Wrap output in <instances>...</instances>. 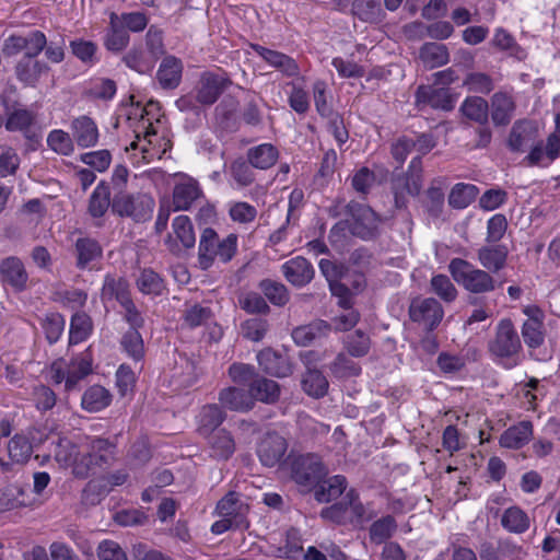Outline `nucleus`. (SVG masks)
<instances>
[{
	"instance_id": "obj_1",
	"label": "nucleus",
	"mask_w": 560,
	"mask_h": 560,
	"mask_svg": "<svg viewBox=\"0 0 560 560\" xmlns=\"http://www.w3.org/2000/svg\"><path fill=\"white\" fill-rule=\"evenodd\" d=\"M506 145L511 152L524 153L529 150L523 163L527 166H541L544 159L553 162L560 154V114L556 116V128L546 141L538 139V130L526 119L516 120L509 133Z\"/></svg>"
},
{
	"instance_id": "obj_2",
	"label": "nucleus",
	"mask_w": 560,
	"mask_h": 560,
	"mask_svg": "<svg viewBox=\"0 0 560 560\" xmlns=\"http://www.w3.org/2000/svg\"><path fill=\"white\" fill-rule=\"evenodd\" d=\"M487 350L493 362L511 370L522 362V340L511 318H501L488 340Z\"/></svg>"
},
{
	"instance_id": "obj_3",
	"label": "nucleus",
	"mask_w": 560,
	"mask_h": 560,
	"mask_svg": "<svg viewBox=\"0 0 560 560\" xmlns=\"http://www.w3.org/2000/svg\"><path fill=\"white\" fill-rule=\"evenodd\" d=\"M448 271L460 287L475 295L491 293L498 287L497 280L489 271L477 268L463 258H453L448 264Z\"/></svg>"
},
{
	"instance_id": "obj_4",
	"label": "nucleus",
	"mask_w": 560,
	"mask_h": 560,
	"mask_svg": "<svg viewBox=\"0 0 560 560\" xmlns=\"http://www.w3.org/2000/svg\"><path fill=\"white\" fill-rule=\"evenodd\" d=\"M237 250V235L229 234L220 240L217 232L207 228L202 231L199 242L198 261L202 270L209 269L215 259L229 262Z\"/></svg>"
},
{
	"instance_id": "obj_5",
	"label": "nucleus",
	"mask_w": 560,
	"mask_h": 560,
	"mask_svg": "<svg viewBox=\"0 0 560 560\" xmlns=\"http://www.w3.org/2000/svg\"><path fill=\"white\" fill-rule=\"evenodd\" d=\"M86 451L74 460L73 474L78 478L89 477L95 468L110 465L115 459L116 444L104 438H88Z\"/></svg>"
},
{
	"instance_id": "obj_6",
	"label": "nucleus",
	"mask_w": 560,
	"mask_h": 560,
	"mask_svg": "<svg viewBox=\"0 0 560 560\" xmlns=\"http://www.w3.org/2000/svg\"><path fill=\"white\" fill-rule=\"evenodd\" d=\"M155 202L148 194L116 191L112 200V211L119 217L145 222L152 217Z\"/></svg>"
},
{
	"instance_id": "obj_7",
	"label": "nucleus",
	"mask_w": 560,
	"mask_h": 560,
	"mask_svg": "<svg viewBox=\"0 0 560 560\" xmlns=\"http://www.w3.org/2000/svg\"><path fill=\"white\" fill-rule=\"evenodd\" d=\"M345 212L352 219L351 233L364 241L373 240L378 235L380 217L366 205L350 201Z\"/></svg>"
},
{
	"instance_id": "obj_8",
	"label": "nucleus",
	"mask_w": 560,
	"mask_h": 560,
	"mask_svg": "<svg viewBox=\"0 0 560 560\" xmlns=\"http://www.w3.org/2000/svg\"><path fill=\"white\" fill-rule=\"evenodd\" d=\"M320 458L314 454L299 455L291 462L292 479L300 486L312 488L326 476Z\"/></svg>"
},
{
	"instance_id": "obj_9",
	"label": "nucleus",
	"mask_w": 560,
	"mask_h": 560,
	"mask_svg": "<svg viewBox=\"0 0 560 560\" xmlns=\"http://www.w3.org/2000/svg\"><path fill=\"white\" fill-rule=\"evenodd\" d=\"M231 84L232 81L225 74L211 71L201 73L194 89L197 103L205 106L214 104Z\"/></svg>"
},
{
	"instance_id": "obj_10",
	"label": "nucleus",
	"mask_w": 560,
	"mask_h": 560,
	"mask_svg": "<svg viewBox=\"0 0 560 560\" xmlns=\"http://www.w3.org/2000/svg\"><path fill=\"white\" fill-rule=\"evenodd\" d=\"M527 319L523 323L521 334L528 349L535 350L545 342V313L537 305H527L523 308Z\"/></svg>"
},
{
	"instance_id": "obj_11",
	"label": "nucleus",
	"mask_w": 560,
	"mask_h": 560,
	"mask_svg": "<svg viewBox=\"0 0 560 560\" xmlns=\"http://www.w3.org/2000/svg\"><path fill=\"white\" fill-rule=\"evenodd\" d=\"M416 105L419 108L430 106L433 109L451 112L455 107L456 95L447 88H435V85H420L416 91Z\"/></svg>"
},
{
	"instance_id": "obj_12",
	"label": "nucleus",
	"mask_w": 560,
	"mask_h": 560,
	"mask_svg": "<svg viewBox=\"0 0 560 560\" xmlns=\"http://www.w3.org/2000/svg\"><path fill=\"white\" fill-rule=\"evenodd\" d=\"M205 196L199 183L187 175L179 177L173 189V205L175 210H189L199 205Z\"/></svg>"
},
{
	"instance_id": "obj_13",
	"label": "nucleus",
	"mask_w": 560,
	"mask_h": 560,
	"mask_svg": "<svg viewBox=\"0 0 560 560\" xmlns=\"http://www.w3.org/2000/svg\"><path fill=\"white\" fill-rule=\"evenodd\" d=\"M0 282L14 292H23L27 288L28 272L18 256H8L0 260Z\"/></svg>"
},
{
	"instance_id": "obj_14",
	"label": "nucleus",
	"mask_w": 560,
	"mask_h": 560,
	"mask_svg": "<svg viewBox=\"0 0 560 560\" xmlns=\"http://www.w3.org/2000/svg\"><path fill=\"white\" fill-rule=\"evenodd\" d=\"M411 320L423 323L428 330H433L442 320L444 312L433 298L413 300L409 307Z\"/></svg>"
},
{
	"instance_id": "obj_15",
	"label": "nucleus",
	"mask_w": 560,
	"mask_h": 560,
	"mask_svg": "<svg viewBox=\"0 0 560 560\" xmlns=\"http://www.w3.org/2000/svg\"><path fill=\"white\" fill-rule=\"evenodd\" d=\"M288 450L287 440L277 432H268L257 446V455L266 467L278 465Z\"/></svg>"
},
{
	"instance_id": "obj_16",
	"label": "nucleus",
	"mask_w": 560,
	"mask_h": 560,
	"mask_svg": "<svg viewBox=\"0 0 560 560\" xmlns=\"http://www.w3.org/2000/svg\"><path fill=\"white\" fill-rule=\"evenodd\" d=\"M250 48L270 67L280 71L287 78L300 74V67L294 58L281 51L269 49L259 44H250Z\"/></svg>"
},
{
	"instance_id": "obj_17",
	"label": "nucleus",
	"mask_w": 560,
	"mask_h": 560,
	"mask_svg": "<svg viewBox=\"0 0 560 560\" xmlns=\"http://www.w3.org/2000/svg\"><path fill=\"white\" fill-rule=\"evenodd\" d=\"M248 505L242 502L234 492L228 493L217 505L218 514L221 517L229 518L237 529L248 528Z\"/></svg>"
},
{
	"instance_id": "obj_18",
	"label": "nucleus",
	"mask_w": 560,
	"mask_h": 560,
	"mask_svg": "<svg viewBox=\"0 0 560 560\" xmlns=\"http://www.w3.org/2000/svg\"><path fill=\"white\" fill-rule=\"evenodd\" d=\"M260 369L276 377H287L292 374L293 365L288 354L267 348L257 354Z\"/></svg>"
},
{
	"instance_id": "obj_19",
	"label": "nucleus",
	"mask_w": 560,
	"mask_h": 560,
	"mask_svg": "<svg viewBox=\"0 0 560 560\" xmlns=\"http://www.w3.org/2000/svg\"><path fill=\"white\" fill-rule=\"evenodd\" d=\"M421 188L422 184L418 175H409L407 172L394 175L392 178V190L396 208H406L408 202L407 196H418Z\"/></svg>"
},
{
	"instance_id": "obj_20",
	"label": "nucleus",
	"mask_w": 560,
	"mask_h": 560,
	"mask_svg": "<svg viewBox=\"0 0 560 560\" xmlns=\"http://www.w3.org/2000/svg\"><path fill=\"white\" fill-rule=\"evenodd\" d=\"M74 143L82 149L95 147L100 132L96 122L89 116L82 115L74 118L70 125Z\"/></svg>"
},
{
	"instance_id": "obj_21",
	"label": "nucleus",
	"mask_w": 560,
	"mask_h": 560,
	"mask_svg": "<svg viewBox=\"0 0 560 560\" xmlns=\"http://www.w3.org/2000/svg\"><path fill=\"white\" fill-rule=\"evenodd\" d=\"M75 267L79 270L91 268V265L103 257V248L98 241L92 237H79L73 245Z\"/></svg>"
},
{
	"instance_id": "obj_22",
	"label": "nucleus",
	"mask_w": 560,
	"mask_h": 560,
	"mask_svg": "<svg viewBox=\"0 0 560 560\" xmlns=\"http://www.w3.org/2000/svg\"><path fill=\"white\" fill-rule=\"evenodd\" d=\"M284 278L294 287L302 288L314 278V268L304 257L298 256L285 261L281 267Z\"/></svg>"
},
{
	"instance_id": "obj_23",
	"label": "nucleus",
	"mask_w": 560,
	"mask_h": 560,
	"mask_svg": "<svg viewBox=\"0 0 560 560\" xmlns=\"http://www.w3.org/2000/svg\"><path fill=\"white\" fill-rule=\"evenodd\" d=\"M226 418V413L217 404H208L200 408L196 416L197 433L202 436H210L217 432Z\"/></svg>"
},
{
	"instance_id": "obj_24",
	"label": "nucleus",
	"mask_w": 560,
	"mask_h": 560,
	"mask_svg": "<svg viewBox=\"0 0 560 560\" xmlns=\"http://www.w3.org/2000/svg\"><path fill=\"white\" fill-rule=\"evenodd\" d=\"M184 65L183 61L173 56H165L156 71V80L160 86L164 90H174L180 82L183 77Z\"/></svg>"
},
{
	"instance_id": "obj_25",
	"label": "nucleus",
	"mask_w": 560,
	"mask_h": 560,
	"mask_svg": "<svg viewBox=\"0 0 560 560\" xmlns=\"http://www.w3.org/2000/svg\"><path fill=\"white\" fill-rule=\"evenodd\" d=\"M509 249L502 244L481 246L477 252V258L483 269L490 273H497L506 266Z\"/></svg>"
},
{
	"instance_id": "obj_26",
	"label": "nucleus",
	"mask_w": 560,
	"mask_h": 560,
	"mask_svg": "<svg viewBox=\"0 0 560 560\" xmlns=\"http://www.w3.org/2000/svg\"><path fill=\"white\" fill-rule=\"evenodd\" d=\"M489 108L491 109L492 122L502 127L511 122L516 104L511 94L499 91L492 95Z\"/></svg>"
},
{
	"instance_id": "obj_27",
	"label": "nucleus",
	"mask_w": 560,
	"mask_h": 560,
	"mask_svg": "<svg viewBox=\"0 0 560 560\" xmlns=\"http://www.w3.org/2000/svg\"><path fill=\"white\" fill-rule=\"evenodd\" d=\"M218 400L223 408L245 412L254 408L253 395L244 388L230 386L219 392Z\"/></svg>"
},
{
	"instance_id": "obj_28",
	"label": "nucleus",
	"mask_w": 560,
	"mask_h": 560,
	"mask_svg": "<svg viewBox=\"0 0 560 560\" xmlns=\"http://www.w3.org/2000/svg\"><path fill=\"white\" fill-rule=\"evenodd\" d=\"M446 186V179L438 177L431 180L430 186L425 190L422 206L430 218L438 219L443 213L445 200L444 190Z\"/></svg>"
},
{
	"instance_id": "obj_29",
	"label": "nucleus",
	"mask_w": 560,
	"mask_h": 560,
	"mask_svg": "<svg viewBox=\"0 0 560 560\" xmlns=\"http://www.w3.org/2000/svg\"><path fill=\"white\" fill-rule=\"evenodd\" d=\"M332 326L324 319H315L310 324L299 326L292 330V338L298 346L307 347L311 343L329 335Z\"/></svg>"
},
{
	"instance_id": "obj_30",
	"label": "nucleus",
	"mask_w": 560,
	"mask_h": 560,
	"mask_svg": "<svg viewBox=\"0 0 560 560\" xmlns=\"http://www.w3.org/2000/svg\"><path fill=\"white\" fill-rule=\"evenodd\" d=\"M90 373H92V357L88 351L72 358L67 366V377L65 388L71 392Z\"/></svg>"
},
{
	"instance_id": "obj_31",
	"label": "nucleus",
	"mask_w": 560,
	"mask_h": 560,
	"mask_svg": "<svg viewBox=\"0 0 560 560\" xmlns=\"http://www.w3.org/2000/svg\"><path fill=\"white\" fill-rule=\"evenodd\" d=\"M205 439L208 440L211 457L215 459L226 460L235 452L234 438L226 429H220Z\"/></svg>"
},
{
	"instance_id": "obj_32",
	"label": "nucleus",
	"mask_w": 560,
	"mask_h": 560,
	"mask_svg": "<svg viewBox=\"0 0 560 560\" xmlns=\"http://www.w3.org/2000/svg\"><path fill=\"white\" fill-rule=\"evenodd\" d=\"M117 21L118 14L112 12L109 14L108 30L104 37L105 48L115 54L122 51L130 42L129 33Z\"/></svg>"
},
{
	"instance_id": "obj_33",
	"label": "nucleus",
	"mask_w": 560,
	"mask_h": 560,
	"mask_svg": "<svg viewBox=\"0 0 560 560\" xmlns=\"http://www.w3.org/2000/svg\"><path fill=\"white\" fill-rule=\"evenodd\" d=\"M345 476L335 475L327 479H320L315 488L314 497L319 503H327L339 498L347 488Z\"/></svg>"
},
{
	"instance_id": "obj_34",
	"label": "nucleus",
	"mask_w": 560,
	"mask_h": 560,
	"mask_svg": "<svg viewBox=\"0 0 560 560\" xmlns=\"http://www.w3.org/2000/svg\"><path fill=\"white\" fill-rule=\"evenodd\" d=\"M47 70L48 67L45 62L30 57H23L15 66L18 80L30 86H34L42 73Z\"/></svg>"
},
{
	"instance_id": "obj_35",
	"label": "nucleus",
	"mask_w": 560,
	"mask_h": 560,
	"mask_svg": "<svg viewBox=\"0 0 560 560\" xmlns=\"http://www.w3.org/2000/svg\"><path fill=\"white\" fill-rule=\"evenodd\" d=\"M533 435V424L530 421H521L516 425L509 428L500 438V444L506 448L517 450L523 447Z\"/></svg>"
},
{
	"instance_id": "obj_36",
	"label": "nucleus",
	"mask_w": 560,
	"mask_h": 560,
	"mask_svg": "<svg viewBox=\"0 0 560 560\" xmlns=\"http://www.w3.org/2000/svg\"><path fill=\"white\" fill-rule=\"evenodd\" d=\"M249 392L254 402L259 400L265 404H275L280 398L281 388L276 381L259 377L249 384Z\"/></svg>"
},
{
	"instance_id": "obj_37",
	"label": "nucleus",
	"mask_w": 560,
	"mask_h": 560,
	"mask_svg": "<svg viewBox=\"0 0 560 560\" xmlns=\"http://www.w3.org/2000/svg\"><path fill=\"white\" fill-rule=\"evenodd\" d=\"M101 298L103 301L116 300L119 304L131 298L129 283L121 277L106 275L104 278Z\"/></svg>"
},
{
	"instance_id": "obj_38",
	"label": "nucleus",
	"mask_w": 560,
	"mask_h": 560,
	"mask_svg": "<svg viewBox=\"0 0 560 560\" xmlns=\"http://www.w3.org/2000/svg\"><path fill=\"white\" fill-rule=\"evenodd\" d=\"M279 158L278 149L271 143H262L247 150L249 164L258 170H268L273 166Z\"/></svg>"
},
{
	"instance_id": "obj_39",
	"label": "nucleus",
	"mask_w": 560,
	"mask_h": 560,
	"mask_svg": "<svg viewBox=\"0 0 560 560\" xmlns=\"http://www.w3.org/2000/svg\"><path fill=\"white\" fill-rule=\"evenodd\" d=\"M35 119L36 115L33 110L23 106H14L7 110L4 127L10 132H25L34 125Z\"/></svg>"
},
{
	"instance_id": "obj_40",
	"label": "nucleus",
	"mask_w": 560,
	"mask_h": 560,
	"mask_svg": "<svg viewBox=\"0 0 560 560\" xmlns=\"http://www.w3.org/2000/svg\"><path fill=\"white\" fill-rule=\"evenodd\" d=\"M142 142L143 144H141V152L143 153V158L149 162L154 159H162L166 151H168L172 147V143L168 139H156V131L153 129L151 124L144 132Z\"/></svg>"
},
{
	"instance_id": "obj_41",
	"label": "nucleus",
	"mask_w": 560,
	"mask_h": 560,
	"mask_svg": "<svg viewBox=\"0 0 560 560\" xmlns=\"http://www.w3.org/2000/svg\"><path fill=\"white\" fill-rule=\"evenodd\" d=\"M112 402V394L101 385L90 386L82 395L81 406L89 412H98Z\"/></svg>"
},
{
	"instance_id": "obj_42",
	"label": "nucleus",
	"mask_w": 560,
	"mask_h": 560,
	"mask_svg": "<svg viewBox=\"0 0 560 560\" xmlns=\"http://www.w3.org/2000/svg\"><path fill=\"white\" fill-rule=\"evenodd\" d=\"M502 527L512 534H523L530 527V518L520 506L508 508L501 516Z\"/></svg>"
},
{
	"instance_id": "obj_43",
	"label": "nucleus",
	"mask_w": 560,
	"mask_h": 560,
	"mask_svg": "<svg viewBox=\"0 0 560 560\" xmlns=\"http://www.w3.org/2000/svg\"><path fill=\"white\" fill-rule=\"evenodd\" d=\"M463 115L479 124L487 125L489 121V104L480 96H468L460 105Z\"/></svg>"
},
{
	"instance_id": "obj_44",
	"label": "nucleus",
	"mask_w": 560,
	"mask_h": 560,
	"mask_svg": "<svg viewBox=\"0 0 560 560\" xmlns=\"http://www.w3.org/2000/svg\"><path fill=\"white\" fill-rule=\"evenodd\" d=\"M420 58L427 68L434 69L446 65L450 61V54L445 45L432 42L420 48Z\"/></svg>"
},
{
	"instance_id": "obj_45",
	"label": "nucleus",
	"mask_w": 560,
	"mask_h": 560,
	"mask_svg": "<svg viewBox=\"0 0 560 560\" xmlns=\"http://www.w3.org/2000/svg\"><path fill=\"white\" fill-rule=\"evenodd\" d=\"M92 331V318L84 312H75L70 320L69 343L77 345L86 340Z\"/></svg>"
},
{
	"instance_id": "obj_46",
	"label": "nucleus",
	"mask_w": 560,
	"mask_h": 560,
	"mask_svg": "<svg viewBox=\"0 0 560 560\" xmlns=\"http://www.w3.org/2000/svg\"><path fill=\"white\" fill-rule=\"evenodd\" d=\"M109 206L112 207L109 186L105 182H100L90 196L89 213L93 218H101L106 213Z\"/></svg>"
},
{
	"instance_id": "obj_47",
	"label": "nucleus",
	"mask_w": 560,
	"mask_h": 560,
	"mask_svg": "<svg viewBox=\"0 0 560 560\" xmlns=\"http://www.w3.org/2000/svg\"><path fill=\"white\" fill-rule=\"evenodd\" d=\"M329 383L317 369H308L302 378V388L311 397L322 398L328 392Z\"/></svg>"
},
{
	"instance_id": "obj_48",
	"label": "nucleus",
	"mask_w": 560,
	"mask_h": 560,
	"mask_svg": "<svg viewBox=\"0 0 560 560\" xmlns=\"http://www.w3.org/2000/svg\"><path fill=\"white\" fill-rule=\"evenodd\" d=\"M40 327L48 343H56L63 334L66 319L57 312H50L39 317Z\"/></svg>"
},
{
	"instance_id": "obj_49",
	"label": "nucleus",
	"mask_w": 560,
	"mask_h": 560,
	"mask_svg": "<svg viewBox=\"0 0 560 560\" xmlns=\"http://www.w3.org/2000/svg\"><path fill=\"white\" fill-rule=\"evenodd\" d=\"M122 61L129 69L140 74H145L154 68L156 60L153 59L141 47H133L124 55Z\"/></svg>"
},
{
	"instance_id": "obj_50",
	"label": "nucleus",
	"mask_w": 560,
	"mask_h": 560,
	"mask_svg": "<svg viewBox=\"0 0 560 560\" xmlns=\"http://www.w3.org/2000/svg\"><path fill=\"white\" fill-rule=\"evenodd\" d=\"M136 284L141 293L148 295H161L165 290L164 280L150 268H144L140 271Z\"/></svg>"
},
{
	"instance_id": "obj_51",
	"label": "nucleus",
	"mask_w": 560,
	"mask_h": 560,
	"mask_svg": "<svg viewBox=\"0 0 560 560\" xmlns=\"http://www.w3.org/2000/svg\"><path fill=\"white\" fill-rule=\"evenodd\" d=\"M477 194L478 188L475 185L458 183L448 195V205L453 209H464L476 199Z\"/></svg>"
},
{
	"instance_id": "obj_52",
	"label": "nucleus",
	"mask_w": 560,
	"mask_h": 560,
	"mask_svg": "<svg viewBox=\"0 0 560 560\" xmlns=\"http://www.w3.org/2000/svg\"><path fill=\"white\" fill-rule=\"evenodd\" d=\"M120 346L136 363L144 358V343L139 329H128L121 337Z\"/></svg>"
},
{
	"instance_id": "obj_53",
	"label": "nucleus",
	"mask_w": 560,
	"mask_h": 560,
	"mask_svg": "<svg viewBox=\"0 0 560 560\" xmlns=\"http://www.w3.org/2000/svg\"><path fill=\"white\" fill-rule=\"evenodd\" d=\"M396 529V520L392 515L383 516L373 522L370 526V540L373 544H383L394 535Z\"/></svg>"
},
{
	"instance_id": "obj_54",
	"label": "nucleus",
	"mask_w": 560,
	"mask_h": 560,
	"mask_svg": "<svg viewBox=\"0 0 560 560\" xmlns=\"http://www.w3.org/2000/svg\"><path fill=\"white\" fill-rule=\"evenodd\" d=\"M258 287L268 301L276 306H283L290 300L289 291L281 282L264 279Z\"/></svg>"
},
{
	"instance_id": "obj_55",
	"label": "nucleus",
	"mask_w": 560,
	"mask_h": 560,
	"mask_svg": "<svg viewBox=\"0 0 560 560\" xmlns=\"http://www.w3.org/2000/svg\"><path fill=\"white\" fill-rule=\"evenodd\" d=\"M47 145L60 155L69 156L74 152V141L70 133L54 129L47 136Z\"/></svg>"
},
{
	"instance_id": "obj_56",
	"label": "nucleus",
	"mask_w": 560,
	"mask_h": 560,
	"mask_svg": "<svg viewBox=\"0 0 560 560\" xmlns=\"http://www.w3.org/2000/svg\"><path fill=\"white\" fill-rule=\"evenodd\" d=\"M329 370L337 378H349L358 376L361 373V368L352 359L345 353H339L330 363Z\"/></svg>"
},
{
	"instance_id": "obj_57",
	"label": "nucleus",
	"mask_w": 560,
	"mask_h": 560,
	"mask_svg": "<svg viewBox=\"0 0 560 560\" xmlns=\"http://www.w3.org/2000/svg\"><path fill=\"white\" fill-rule=\"evenodd\" d=\"M173 231L184 247L190 248L196 243L192 224L187 215H177L173 220Z\"/></svg>"
},
{
	"instance_id": "obj_58",
	"label": "nucleus",
	"mask_w": 560,
	"mask_h": 560,
	"mask_svg": "<svg viewBox=\"0 0 560 560\" xmlns=\"http://www.w3.org/2000/svg\"><path fill=\"white\" fill-rule=\"evenodd\" d=\"M20 156L15 149L8 144H0V176L14 175L20 166Z\"/></svg>"
},
{
	"instance_id": "obj_59",
	"label": "nucleus",
	"mask_w": 560,
	"mask_h": 560,
	"mask_svg": "<svg viewBox=\"0 0 560 560\" xmlns=\"http://www.w3.org/2000/svg\"><path fill=\"white\" fill-rule=\"evenodd\" d=\"M351 10L361 21L374 22L380 18L381 5L377 0H354Z\"/></svg>"
},
{
	"instance_id": "obj_60",
	"label": "nucleus",
	"mask_w": 560,
	"mask_h": 560,
	"mask_svg": "<svg viewBox=\"0 0 560 560\" xmlns=\"http://www.w3.org/2000/svg\"><path fill=\"white\" fill-rule=\"evenodd\" d=\"M252 168L253 166L248 160L245 161L243 158H238L231 163L230 173L238 186L246 187L255 180V174Z\"/></svg>"
},
{
	"instance_id": "obj_61",
	"label": "nucleus",
	"mask_w": 560,
	"mask_h": 560,
	"mask_svg": "<svg viewBox=\"0 0 560 560\" xmlns=\"http://www.w3.org/2000/svg\"><path fill=\"white\" fill-rule=\"evenodd\" d=\"M370 337L361 329H357L347 337L346 348L352 357H364L370 351Z\"/></svg>"
},
{
	"instance_id": "obj_62",
	"label": "nucleus",
	"mask_w": 560,
	"mask_h": 560,
	"mask_svg": "<svg viewBox=\"0 0 560 560\" xmlns=\"http://www.w3.org/2000/svg\"><path fill=\"white\" fill-rule=\"evenodd\" d=\"M32 445L23 435H14L8 444L9 456L16 463L26 462L32 455Z\"/></svg>"
},
{
	"instance_id": "obj_63",
	"label": "nucleus",
	"mask_w": 560,
	"mask_h": 560,
	"mask_svg": "<svg viewBox=\"0 0 560 560\" xmlns=\"http://www.w3.org/2000/svg\"><path fill=\"white\" fill-rule=\"evenodd\" d=\"M212 316L209 307L200 304H194L186 308L183 315L184 324L189 328H195L206 324Z\"/></svg>"
},
{
	"instance_id": "obj_64",
	"label": "nucleus",
	"mask_w": 560,
	"mask_h": 560,
	"mask_svg": "<svg viewBox=\"0 0 560 560\" xmlns=\"http://www.w3.org/2000/svg\"><path fill=\"white\" fill-rule=\"evenodd\" d=\"M432 291L445 302H453L457 290L451 279L445 275H436L431 279Z\"/></svg>"
}]
</instances>
